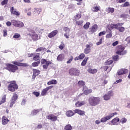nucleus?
I'll use <instances>...</instances> for the list:
<instances>
[{
	"label": "nucleus",
	"mask_w": 130,
	"mask_h": 130,
	"mask_svg": "<svg viewBox=\"0 0 130 130\" xmlns=\"http://www.w3.org/2000/svg\"><path fill=\"white\" fill-rule=\"evenodd\" d=\"M27 30L28 32H30L28 35L31 38V41H37L41 38V33L40 34V32L39 34L38 32H35L30 28H27Z\"/></svg>",
	"instance_id": "1"
},
{
	"label": "nucleus",
	"mask_w": 130,
	"mask_h": 130,
	"mask_svg": "<svg viewBox=\"0 0 130 130\" xmlns=\"http://www.w3.org/2000/svg\"><path fill=\"white\" fill-rule=\"evenodd\" d=\"M116 115H117V112L110 113L109 115L106 116L105 117L102 118L101 119V120H96L95 121V124H100L101 122H103V123L106 122L107 120H109L110 119H111V118H112L113 116Z\"/></svg>",
	"instance_id": "2"
},
{
	"label": "nucleus",
	"mask_w": 130,
	"mask_h": 130,
	"mask_svg": "<svg viewBox=\"0 0 130 130\" xmlns=\"http://www.w3.org/2000/svg\"><path fill=\"white\" fill-rule=\"evenodd\" d=\"M116 54H118V55H124L127 53V51L126 50H124V47H123V46H117L116 48Z\"/></svg>",
	"instance_id": "3"
},
{
	"label": "nucleus",
	"mask_w": 130,
	"mask_h": 130,
	"mask_svg": "<svg viewBox=\"0 0 130 130\" xmlns=\"http://www.w3.org/2000/svg\"><path fill=\"white\" fill-rule=\"evenodd\" d=\"M89 102L92 106H96L100 102V98L92 96L89 99Z\"/></svg>",
	"instance_id": "4"
},
{
	"label": "nucleus",
	"mask_w": 130,
	"mask_h": 130,
	"mask_svg": "<svg viewBox=\"0 0 130 130\" xmlns=\"http://www.w3.org/2000/svg\"><path fill=\"white\" fill-rule=\"evenodd\" d=\"M8 89L11 92H15V90L18 89V85L16 84V81H11L10 85L8 86Z\"/></svg>",
	"instance_id": "5"
},
{
	"label": "nucleus",
	"mask_w": 130,
	"mask_h": 130,
	"mask_svg": "<svg viewBox=\"0 0 130 130\" xmlns=\"http://www.w3.org/2000/svg\"><path fill=\"white\" fill-rule=\"evenodd\" d=\"M7 69L12 73H15L18 70V67L16 65L12 64H7Z\"/></svg>",
	"instance_id": "6"
},
{
	"label": "nucleus",
	"mask_w": 130,
	"mask_h": 130,
	"mask_svg": "<svg viewBox=\"0 0 130 130\" xmlns=\"http://www.w3.org/2000/svg\"><path fill=\"white\" fill-rule=\"evenodd\" d=\"M12 24L14 27H17L18 28H22L24 27V23L19 20H12Z\"/></svg>",
	"instance_id": "7"
},
{
	"label": "nucleus",
	"mask_w": 130,
	"mask_h": 130,
	"mask_svg": "<svg viewBox=\"0 0 130 130\" xmlns=\"http://www.w3.org/2000/svg\"><path fill=\"white\" fill-rule=\"evenodd\" d=\"M114 95V93H113V91L110 90L103 96L104 100H105V101H108V100H110V98H111V97H113Z\"/></svg>",
	"instance_id": "8"
},
{
	"label": "nucleus",
	"mask_w": 130,
	"mask_h": 130,
	"mask_svg": "<svg viewBox=\"0 0 130 130\" xmlns=\"http://www.w3.org/2000/svg\"><path fill=\"white\" fill-rule=\"evenodd\" d=\"M41 63L43 64V68L44 70H47L48 69V66L51 64L52 62L50 61L45 60V59H42Z\"/></svg>",
	"instance_id": "9"
},
{
	"label": "nucleus",
	"mask_w": 130,
	"mask_h": 130,
	"mask_svg": "<svg viewBox=\"0 0 130 130\" xmlns=\"http://www.w3.org/2000/svg\"><path fill=\"white\" fill-rule=\"evenodd\" d=\"M69 74L71 76H79L80 71L77 69H71L69 70Z\"/></svg>",
	"instance_id": "10"
},
{
	"label": "nucleus",
	"mask_w": 130,
	"mask_h": 130,
	"mask_svg": "<svg viewBox=\"0 0 130 130\" xmlns=\"http://www.w3.org/2000/svg\"><path fill=\"white\" fill-rule=\"evenodd\" d=\"M52 88H53V86L51 85L46 87V88L43 89L41 93V96H46V95L47 94V91H49L50 89H52Z\"/></svg>",
	"instance_id": "11"
},
{
	"label": "nucleus",
	"mask_w": 130,
	"mask_h": 130,
	"mask_svg": "<svg viewBox=\"0 0 130 130\" xmlns=\"http://www.w3.org/2000/svg\"><path fill=\"white\" fill-rule=\"evenodd\" d=\"M120 119L118 117H116L108 122L109 125H117V122H119Z\"/></svg>",
	"instance_id": "12"
},
{
	"label": "nucleus",
	"mask_w": 130,
	"mask_h": 130,
	"mask_svg": "<svg viewBox=\"0 0 130 130\" xmlns=\"http://www.w3.org/2000/svg\"><path fill=\"white\" fill-rule=\"evenodd\" d=\"M92 46H93L92 44L86 45V48L84 49V53H85V54H88V53L91 52V47H92Z\"/></svg>",
	"instance_id": "13"
},
{
	"label": "nucleus",
	"mask_w": 130,
	"mask_h": 130,
	"mask_svg": "<svg viewBox=\"0 0 130 130\" xmlns=\"http://www.w3.org/2000/svg\"><path fill=\"white\" fill-rule=\"evenodd\" d=\"M123 25V23H117V24H111L109 26V28L111 30H112L113 29H116L117 30L118 29L119 26H122Z\"/></svg>",
	"instance_id": "14"
},
{
	"label": "nucleus",
	"mask_w": 130,
	"mask_h": 130,
	"mask_svg": "<svg viewBox=\"0 0 130 130\" xmlns=\"http://www.w3.org/2000/svg\"><path fill=\"white\" fill-rule=\"evenodd\" d=\"M63 30L65 31L64 36L66 38L69 39V38H70V32H71V28L69 27H64Z\"/></svg>",
	"instance_id": "15"
},
{
	"label": "nucleus",
	"mask_w": 130,
	"mask_h": 130,
	"mask_svg": "<svg viewBox=\"0 0 130 130\" xmlns=\"http://www.w3.org/2000/svg\"><path fill=\"white\" fill-rule=\"evenodd\" d=\"M128 72V70L125 69H122L118 71L117 74L118 76H121V75H125V74Z\"/></svg>",
	"instance_id": "16"
},
{
	"label": "nucleus",
	"mask_w": 130,
	"mask_h": 130,
	"mask_svg": "<svg viewBox=\"0 0 130 130\" xmlns=\"http://www.w3.org/2000/svg\"><path fill=\"white\" fill-rule=\"evenodd\" d=\"M47 119L51 120V121H56L57 120V116H55L54 115L50 114L47 117Z\"/></svg>",
	"instance_id": "17"
},
{
	"label": "nucleus",
	"mask_w": 130,
	"mask_h": 130,
	"mask_svg": "<svg viewBox=\"0 0 130 130\" xmlns=\"http://www.w3.org/2000/svg\"><path fill=\"white\" fill-rule=\"evenodd\" d=\"M73 112H74L75 114H76V113H77V114H79V115H81L82 116H84V115H85V112L80 109H76L75 110H74Z\"/></svg>",
	"instance_id": "18"
},
{
	"label": "nucleus",
	"mask_w": 130,
	"mask_h": 130,
	"mask_svg": "<svg viewBox=\"0 0 130 130\" xmlns=\"http://www.w3.org/2000/svg\"><path fill=\"white\" fill-rule=\"evenodd\" d=\"M11 15H15V16H20V12L17 10L14 9V7H12L10 9Z\"/></svg>",
	"instance_id": "19"
},
{
	"label": "nucleus",
	"mask_w": 130,
	"mask_h": 130,
	"mask_svg": "<svg viewBox=\"0 0 130 130\" xmlns=\"http://www.w3.org/2000/svg\"><path fill=\"white\" fill-rule=\"evenodd\" d=\"M9 121H10V120L6 116H4L2 117V123L3 125H7V124L9 123Z\"/></svg>",
	"instance_id": "20"
},
{
	"label": "nucleus",
	"mask_w": 130,
	"mask_h": 130,
	"mask_svg": "<svg viewBox=\"0 0 130 130\" xmlns=\"http://www.w3.org/2000/svg\"><path fill=\"white\" fill-rule=\"evenodd\" d=\"M42 12V9L40 8H35L34 11V16H38L40 13Z\"/></svg>",
	"instance_id": "21"
},
{
	"label": "nucleus",
	"mask_w": 130,
	"mask_h": 130,
	"mask_svg": "<svg viewBox=\"0 0 130 130\" xmlns=\"http://www.w3.org/2000/svg\"><path fill=\"white\" fill-rule=\"evenodd\" d=\"M58 32V31H57V30H54L50 34H49L48 37H49V38H52V37H54V36H55V35H56Z\"/></svg>",
	"instance_id": "22"
},
{
	"label": "nucleus",
	"mask_w": 130,
	"mask_h": 130,
	"mask_svg": "<svg viewBox=\"0 0 130 130\" xmlns=\"http://www.w3.org/2000/svg\"><path fill=\"white\" fill-rule=\"evenodd\" d=\"M66 115L67 117H72L75 115V112H73L72 110H69L66 112Z\"/></svg>",
	"instance_id": "23"
},
{
	"label": "nucleus",
	"mask_w": 130,
	"mask_h": 130,
	"mask_svg": "<svg viewBox=\"0 0 130 130\" xmlns=\"http://www.w3.org/2000/svg\"><path fill=\"white\" fill-rule=\"evenodd\" d=\"M83 92L85 95H88L90 93H92V89H88L87 86H84L83 87Z\"/></svg>",
	"instance_id": "24"
},
{
	"label": "nucleus",
	"mask_w": 130,
	"mask_h": 130,
	"mask_svg": "<svg viewBox=\"0 0 130 130\" xmlns=\"http://www.w3.org/2000/svg\"><path fill=\"white\" fill-rule=\"evenodd\" d=\"M32 78H36V76H38L40 74V71L37 69H33Z\"/></svg>",
	"instance_id": "25"
},
{
	"label": "nucleus",
	"mask_w": 130,
	"mask_h": 130,
	"mask_svg": "<svg viewBox=\"0 0 130 130\" xmlns=\"http://www.w3.org/2000/svg\"><path fill=\"white\" fill-rule=\"evenodd\" d=\"M85 104H86L85 101L77 102L75 104V106H76V107H81V106H83V105H85Z\"/></svg>",
	"instance_id": "26"
},
{
	"label": "nucleus",
	"mask_w": 130,
	"mask_h": 130,
	"mask_svg": "<svg viewBox=\"0 0 130 130\" xmlns=\"http://www.w3.org/2000/svg\"><path fill=\"white\" fill-rule=\"evenodd\" d=\"M64 59V54H60L57 57V60L58 61H62Z\"/></svg>",
	"instance_id": "27"
},
{
	"label": "nucleus",
	"mask_w": 130,
	"mask_h": 130,
	"mask_svg": "<svg viewBox=\"0 0 130 130\" xmlns=\"http://www.w3.org/2000/svg\"><path fill=\"white\" fill-rule=\"evenodd\" d=\"M97 29H98V25H97V24H94L90 28V32H91V33H94V32L97 31Z\"/></svg>",
	"instance_id": "28"
},
{
	"label": "nucleus",
	"mask_w": 130,
	"mask_h": 130,
	"mask_svg": "<svg viewBox=\"0 0 130 130\" xmlns=\"http://www.w3.org/2000/svg\"><path fill=\"white\" fill-rule=\"evenodd\" d=\"M13 63L16 66H18L19 67H27V63H22L17 61L13 62Z\"/></svg>",
	"instance_id": "29"
},
{
	"label": "nucleus",
	"mask_w": 130,
	"mask_h": 130,
	"mask_svg": "<svg viewBox=\"0 0 130 130\" xmlns=\"http://www.w3.org/2000/svg\"><path fill=\"white\" fill-rule=\"evenodd\" d=\"M85 57V54L82 53L80 55L75 58V60H79L80 59H83Z\"/></svg>",
	"instance_id": "30"
},
{
	"label": "nucleus",
	"mask_w": 130,
	"mask_h": 130,
	"mask_svg": "<svg viewBox=\"0 0 130 130\" xmlns=\"http://www.w3.org/2000/svg\"><path fill=\"white\" fill-rule=\"evenodd\" d=\"M33 57L32 59L36 61L39 60V59H40V56H39V54L36 53H35L34 57Z\"/></svg>",
	"instance_id": "31"
},
{
	"label": "nucleus",
	"mask_w": 130,
	"mask_h": 130,
	"mask_svg": "<svg viewBox=\"0 0 130 130\" xmlns=\"http://www.w3.org/2000/svg\"><path fill=\"white\" fill-rule=\"evenodd\" d=\"M56 84H57V81H56V80L55 79L52 80L47 82V85H48L49 86L50 85H56Z\"/></svg>",
	"instance_id": "32"
},
{
	"label": "nucleus",
	"mask_w": 130,
	"mask_h": 130,
	"mask_svg": "<svg viewBox=\"0 0 130 130\" xmlns=\"http://www.w3.org/2000/svg\"><path fill=\"white\" fill-rule=\"evenodd\" d=\"M40 111V109H34L32 110V111L31 112V115L32 116H34L38 113Z\"/></svg>",
	"instance_id": "33"
},
{
	"label": "nucleus",
	"mask_w": 130,
	"mask_h": 130,
	"mask_svg": "<svg viewBox=\"0 0 130 130\" xmlns=\"http://www.w3.org/2000/svg\"><path fill=\"white\" fill-rule=\"evenodd\" d=\"M106 12L107 13H114V8H110V7H108V8H107L105 10Z\"/></svg>",
	"instance_id": "34"
},
{
	"label": "nucleus",
	"mask_w": 130,
	"mask_h": 130,
	"mask_svg": "<svg viewBox=\"0 0 130 130\" xmlns=\"http://www.w3.org/2000/svg\"><path fill=\"white\" fill-rule=\"evenodd\" d=\"M98 70L97 69H92L91 68H89L88 69L87 72H88V73H89L90 74H96V73H97L98 72Z\"/></svg>",
	"instance_id": "35"
},
{
	"label": "nucleus",
	"mask_w": 130,
	"mask_h": 130,
	"mask_svg": "<svg viewBox=\"0 0 130 130\" xmlns=\"http://www.w3.org/2000/svg\"><path fill=\"white\" fill-rule=\"evenodd\" d=\"M91 11L92 12H99V11H100V7L94 6L91 8Z\"/></svg>",
	"instance_id": "36"
},
{
	"label": "nucleus",
	"mask_w": 130,
	"mask_h": 130,
	"mask_svg": "<svg viewBox=\"0 0 130 130\" xmlns=\"http://www.w3.org/2000/svg\"><path fill=\"white\" fill-rule=\"evenodd\" d=\"M119 32H121V33H123V32L125 30V28L121 26H119L118 27V29Z\"/></svg>",
	"instance_id": "37"
},
{
	"label": "nucleus",
	"mask_w": 130,
	"mask_h": 130,
	"mask_svg": "<svg viewBox=\"0 0 130 130\" xmlns=\"http://www.w3.org/2000/svg\"><path fill=\"white\" fill-rule=\"evenodd\" d=\"M79 87H84L85 86V81L83 80L79 81L78 83Z\"/></svg>",
	"instance_id": "38"
},
{
	"label": "nucleus",
	"mask_w": 130,
	"mask_h": 130,
	"mask_svg": "<svg viewBox=\"0 0 130 130\" xmlns=\"http://www.w3.org/2000/svg\"><path fill=\"white\" fill-rule=\"evenodd\" d=\"M17 99H18V94H17V93H14L11 99V100L13 101H16Z\"/></svg>",
	"instance_id": "39"
},
{
	"label": "nucleus",
	"mask_w": 130,
	"mask_h": 130,
	"mask_svg": "<svg viewBox=\"0 0 130 130\" xmlns=\"http://www.w3.org/2000/svg\"><path fill=\"white\" fill-rule=\"evenodd\" d=\"M88 59H89V57H85L84 58V59L81 63V66H82V67H84V66H86V63H87V60H88Z\"/></svg>",
	"instance_id": "40"
},
{
	"label": "nucleus",
	"mask_w": 130,
	"mask_h": 130,
	"mask_svg": "<svg viewBox=\"0 0 130 130\" xmlns=\"http://www.w3.org/2000/svg\"><path fill=\"white\" fill-rule=\"evenodd\" d=\"M65 130H72L73 129V127L71 124H68L64 126Z\"/></svg>",
	"instance_id": "41"
},
{
	"label": "nucleus",
	"mask_w": 130,
	"mask_h": 130,
	"mask_svg": "<svg viewBox=\"0 0 130 130\" xmlns=\"http://www.w3.org/2000/svg\"><path fill=\"white\" fill-rule=\"evenodd\" d=\"M126 121H127V119H126V118L125 117H123V118H121V119L120 120V122L121 123H122V124L125 123L126 122Z\"/></svg>",
	"instance_id": "42"
},
{
	"label": "nucleus",
	"mask_w": 130,
	"mask_h": 130,
	"mask_svg": "<svg viewBox=\"0 0 130 130\" xmlns=\"http://www.w3.org/2000/svg\"><path fill=\"white\" fill-rule=\"evenodd\" d=\"M40 64V61H38L37 62H34L31 64L32 67H38L39 64Z\"/></svg>",
	"instance_id": "43"
},
{
	"label": "nucleus",
	"mask_w": 130,
	"mask_h": 130,
	"mask_svg": "<svg viewBox=\"0 0 130 130\" xmlns=\"http://www.w3.org/2000/svg\"><path fill=\"white\" fill-rule=\"evenodd\" d=\"M45 49V48L44 47H40V48H38V49H36V51L37 52H43V51H44V50Z\"/></svg>",
	"instance_id": "44"
},
{
	"label": "nucleus",
	"mask_w": 130,
	"mask_h": 130,
	"mask_svg": "<svg viewBox=\"0 0 130 130\" xmlns=\"http://www.w3.org/2000/svg\"><path fill=\"white\" fill-rule=\"evenodd\" d=\"M90 26V22H87L86 24L83 26L84 29H89V27Z\"/></svg>",
	"instance_id": "45"
},
{
	"label": "nucleus",
	"mask_w": 130,
	"mask_h": 130,
	"mask_svg": "<svg viewBox=\"0 0 130 130\" xmlns=\"http://www.w3.org/2000/svg\"><path fill=\"white\" fill-rule=\"evenodd\" d=\"M82 17V14L81 13H77L75 16L76 20H79Z\"/></svg>",
	"instance_id": "46"
},
{
	"label": "nucleus",
	"mask_w": 130,
	"mask_h": 130,
	"mask_svg": "<svg viewBox=\"0 0 130 130\" xmlns=\"http://www.w3.org/2000/svg\"><path fill=\"white\" fill-rule=\"evenodd\" d=\"M59 48L60 50H62L64 48V44H63V42H61L60 45L59 46Z\"/></svg>",
	"instance_id": "47"
},
{
	"label": "nucleus",
	"mask_w": 130,
	"mask_h": 130,
	"mask_svg": "<svg viewBox=\"0 0 130 130\" xmlns=\"http://www.w3.org/2000/svg\"><path fill=\"white\" fill-rule=\"evenodd\" d=\"M111 37H112V32L110 30L109 34L106 35V38H111Z\"/></svg>",
	"instance_id": "48"
},
{
	"label": "nucleus",
	"mask_w": 130,
	"mask_h": 130,
	"mask_svg": "<svg viewBox=\"0 0 130 130\" xmlns=\"http://www.w3.org/2000/svg\"><path fill=\"white\" fill-rule=\"evenodd\" d=\"M6 95H4L3 98H2V99L1 100V101L0 102V103L2 104H3V103H5V102H6Z\"/></svg>",
	"instance_id": "49"
},
{
	"label": "nucleus",
	"mask_w": 130,
	"mask_h": 130,
	"mask_svg": "<svg viewBox=\"0 0 130 130\" xmlns=\"http://www.w3.org/2000/svg\"><path fill=\"white\" fill-rule=\"evenodd\" d=\"M21 35H20V34L16 33L13 36V38H15V39H18V38H20Z\"/></svg>",
	"instance_id": "50"
},
{
	"label": "nucleus",
	"mask_w": 130,
	"mask_h": 130,
	"mask_svg": "<svg viewBox=\"0 0 130 130\" xmlns=\"http://www.w3.org/2000/svg\"><path fill=\"white\" fill-rule=\"evenodd\" d=\"M113 62V61L112 60H107L105 62V64L107 65V64H111Z\"/></svg>",
	"instance_id": "51"
},
{
	"label": "nucleus",
	"mask_w": 130,
	"mask_h": 130,
	"mask_svg": "<svg viewBox=\"0 0 130 130\" xmlns=\"http://www.w3.org/2000/svg\"><path fill=\"white\" fill-rule=\"evenodd\" d=\"M83 23H84V21H83V20H78V21H76V24L78 26L82 25V24H83Z\"/></svg>",
	"instance_id": "52"
},
{
	"label": "nucleus",
	"mask_w": 130,
	"mask_h": 130,
	"mask_svg": "<svg viewBox=\"0 0 130 130\" xmlns=\"http://www.w3.org/2000/svg\"><path fill=\"white\" fill-rule=\"evenodd\" d=\"M3 36L4 37H7L8 36V30L6 29L3 30Z\"/></svg>",
	"instance_id": "53"
},
{
	"label": "nucleus",
	"mask_w": 130,
	"mask_h": 130,
	"mask_svg": "<svg viewBox=\"0 0 130 130\" xmlns=\"http://www.w3.org/2000/svg\"><path fill=\"white\" fill-rule=\"evenodd\" d=\"M31 8H25L24 9V13H28L29 12L31 11Z\"/></svg>",
	"instance_id": "54"
},
{
	"label": "nucleus",
	"mask_w": 130,
	"mask_h": 130,
	"mask_svg": "<svg viewBox=\"0 0 130 130\" xmlns=\"http://www.w3.org/2000/svg\"><path fill=\"white\" fill-rule=\"evenodd\" d=\"M15 103H16V101H13L12 100H11V102L10 105V107H11V108L13 107V105H14V104H15Z\"/></svg>",
	"instance_id": "55"
},
{
	"label": "nucleus",
	"mask_w": 130,
	"mask_h": 130,
	"mask_svg": "<svg viewBox=\"0 0 130 130\" xmlns=\"http://www.w3.org/2000/svg\"><path fill=\"white\" fill-rule=\"evenodd\" d=\"M130 5H129V3H128V2H125L123 5V7H129Z\"/></svg>",
	"instance_id": "56"
},
{
	"label": "nucleus",
	"mask_w": 130,
	"mask_h": 130,
	"mask_svg": "<svg viewBox=\"0 0 130 130\" xmlns=\"http://www.w3.org/2000/svg\"><path fill=\"white\" fill-rule=\"evenodd\" d=\"M105 34H106V31H101L99 34V36H102L103 35H105Z\"/></svg>",
	"instance_id": "57"
},
{
	"label": "nucleus",
	"mask_w": 130,
	"mask_h": 130,
	"mask_svg": "<svg viewBox=\"0 0 130 130\" xmlns=\"http://www.w3.org/2000/svg\"><path fill=\"white\" fill-rule=\"evenodd\" d=\"M102 40H103L102 38L100 39V41L96 42V45H101V44H102L103 42Z\"/></svg>",
	"instance_id": "58"
},
{
	"label": "nucleus",
	"mask_w": 130,
	"mask_h": 130,
	"mask_svg": "<svg viewBox=\"0 0 130 130\" xmlns=\"http://www.w3.org/2000/svg\"><path fill=\"white\" fill-rule=\"evenodd\" d=\"M118 43H119V42L118 41H116L112 43L113 46H116V45H118Z\"/></svg>",
	"instance_id": "59"
},
{
	"label": "nucleus",
	"mask_w": 130,
	"mask_h": 130,
	"mask_svg": "<svg viewBox=\"0 0 130 130\" xmlns=\"http://www.w3.org/2000/svg\"><path fill=\"white\" fill-rule=\"evenodd\" d=\"M73 58H74L73 57V56H71L69 58V60L67 61V63H71V62H72V61H73Z\"/></svg>",
	"instance_id": "60"
},
{
	"label": "nucleus",
	"mask_w": 130,
	"mask_h": 130,
	"mask_svg": "<svg viewBox=\"0 0 130 130\" xmlns=\"http://www.w3.org/2000/svg\"><path fill=\"white\" fill-rule=\"evenodd\" d=\"M1 4L2 6H5V5H7V4H8V0H4Z\"/></svg>",
	"instance_id": "61"
},
{
	"label": "nucleus",
	"mask_w": 130,
	"mask_h": 130,
	"mask_svg": "<svg viewBox=\"0 0 130 130\" xmlns=\"http://www.w3.org/2000/svg\"><path fill=\"white\" fill-rule=\"evenodd\" d=\"M118 57H119V56L118 55H117L114 56L113 58L114 60L116 61L118 60Z\"/></svg>",
	"instance_id": "62"
},
{
	"label": "nucleus",
	"mask_w": 130,
	"mask_h": 130,
	"mask_svg": "<svg viewBox=\"0 0 130 130\" xmlns=\"http://www.w3.org/2000/svg\"><path fill=\"white\" fill-rule=\"evenodd\" d=\"M35 53H29L28 54V57H33L34 56Z\"/></svg>",
	"instance_id": "63"
},
{
	"label": "nucleus",
	"mask_w": 130,
	"mask_h": 130,
	"mask_svg": "<svg viewBox=\"0 0 130 130\" xmlns=\"http://www.w3.org/2000/svg\"><path fill=\"white\" fill-rule=\"evenodd\" d=\"M26 102H27V101L25 99H23L21 102V105H25V104H26Z\"/></svg>",
	"instance_id": "64"
}]
</instances>
